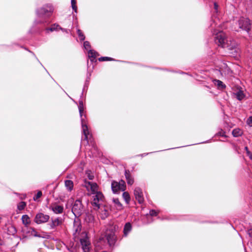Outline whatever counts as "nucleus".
I'll return each instance as SVG.
<instances>
[{"label":"nucleus","instance_id":"obj_1","mask_svg":"<svg viewBox=\"0 0 252 252\" xmlns=\"http://www.w3.org/2000/svg\"><path fill=\"white\" fill-rule=\"evenodd\" d=\"M215 41L219 46L227 48L228 50L234 49L236 46L235 41L226 38L225 33L222 31L219 32L216 34Z\"/></svg>","mask_w":252,"mask_h":252},{"label":"nucleus","instance_id":"obj_2","mask_svg":"<svg viewBox=\"0 0 252 252\" xmlns=\"http://www.w3.org/2000/svg\"><path fill=\"white\" fill-rule=\"evenodd\" d=\"M78 109L79 111V114L81 118V124H82V127L83 132V134L85 136V139L89 143L90 142V139L91 135H90L88 126H87V123L85 121L86 116H83V112H84V105L83 102L82 101H80L78 106Z\"/></svg>","mask_w":252,"mask_h":252},{"label":"nucleus","instance_id":"obj_3","mask_svg":"<svg viewBox=\"0 0 252 252\" xmlns=\"http://www.w3.org/2000/svg\"><path fill=\"white\" fill-rule=\"evenodd\" d=\"M92 197V204L94 209H99L100 206H103L102 204L104 200V196L101 192L98 191L93 194Z\"/></svg>","mask_w":252,"mask_h":252},{"label":"nucleus","instance_id":"obj_4","mask_svg":"<svg viewBox=\"0 0 252 252\" xmlns=\"http://www.w3.org/2000/svg\"><path fill=\"white\" fill-rule=\"evenodd\" d=\"M83 186L86 189L89 195H93L99 191L98 187L95 183L85 180Z\"/></svg>","mask_w":252,"mask_h":252},{"label":"nucleus","instance_id":"obj_5","mask_svg":"<svg viewBox=\"0 0 252 252\" xmlns=\"http://www.w3.org/2000/svg\"><path fill=\"white\" fill-rule=\"evenodd\" d=\"M238 25L240 29L246 31L248 33L251 30V21L247 18L241 17L238 21Z\"/></svg>","mask_w":252,"mask_h":252},{"label":"nucleus","instance_id":"obj_6","mask_svg":"<svg viewBox=\"0 0 252 252\" xmlns=\"http://www.w3.org/2000/svg\"><path fill=\"white\" fill-rule=\"evenodd\" d=\"M54 8L51 4H47L40 8L37 11V14L39 17L42 16H49L53 12Z\"/></svg>","mask_w":252,"mask_h":252},{"label":"nucleus","instance_id":"obj_7","mask_svg":"<svg viewBox=\"0 0 252 252\" xmlns=\"http://www.w3.org/2000/svg\"><path fill=\"white\" fill-rule=\"evenodd\" d=\"M80 240L83 251L84 252H89L90 249L91 243L88 240L86 232H84L81 233Z\"/></svg>","mask_w":252,"mask_h":252},{"label":"nucleus","instance_id":"obj_8","mask_svg":"<svg viewBox=\"0 0 252 252\" xmlns=\"http://www.w3.org/2000/svg\"><path fill=\"white\" fill-rule=\"evenodd\" d=\"M111 188L114 193H117L119 191H124L126 189L125 182L122 180L119 182L113 181L111 184Z\"/></svg>","mask_w":252,"mask_h":252},{"label":"nucleus","instance_id":"obj_9","mask_svg":"<svg viewBox=\"0 0 252 252\" xmlns=\"http://www.w3.org/2000/svg\"><path fill=\"white\" fill-rule=\"evenodd\" d=\"M72 212L75 217L80 216L83 212V208L80 200H76L73 205Z\"/></svg>","mask_w":252,"mask_h":252},{"label":"nucleus","instance_id":"obj_10","mask_svg":"<svg viewBox=\"0 0 252 252\" xmlns=\"http://www.w3.org/2000/svg\"><path fill=\"white\" fill-rule=\"evenodd\" d=\"M50 219V216L42 213H38L35 216L34 221L37 224H41L47 222Z\"/></svg>","mask_w":252,"mask_h":252},{"label":"nucleus","instance_id":"obj_11","mask_svg":"<svg viewBox=\"0 0 252 252\" xmlns=\"http://www.w3.org/2000/svg\"><path fill=\"white\" fill-rule=\"evenodd\" d=\"M95 210H98V214L102 219H105L109 215L108 208L105 206H100V208Z\"/></svg>","mask_w":252,"mask_h":252},{"label":"nucleus","instance_id":"obj_12","mask_svg":"<svg viewBox=\"0 0 252 252\" xmlns=\"http://www.w3.org/2000/svg\"><path fill=\"white\" fill-rule=\"evenodd\" d=\"M134 193L136 199L138 201L140 204H141L144 201V197L143 192L140 188L137 187L134 190Z\"/></svg>","mask_w":252,"mask_h":252},{"label":"nucleus","instance_id":"obj_13","mask_svg":"<svg viewBox=\"0 0 252 252\" xmlns=\"http://www.w3.org/2000/svg\"><path fill=\"white\" fill-rule=\"evenodd\" d=\"M106 237L110 246H112L114 244L116 241V237L113 231L109 232L107 231L106 233Z\"/></svg>","mask_w":252,"mask_h":252},{"label":"nucleus","instance_id":"obj_14","mask_svg":"<svg viewBox=\"0 0 252 252\" xmlns=\"http://www.w3.org/2000/svg\"><path fill=\"white\" fill-rule=\"evenodd\" d=\"M63 223V220L62 218H58L52 220L50 224L51 228L52 229L55 228L56 227L61 225Z\"/></svg>","mask_w":252,"mask_h":252},{"label":"nucleus","instance_id":"obj_15","mask_svg":"<svg viewBox=\"0 0 252 252\" xmlns=\"http://www.w3.org/2000/svg\"><path fill=\"white\" fill-rule=\"evenodd\" d=\"M51 210L55 214H61L63 212V207L61 205H55L51 207Z\"/></svg>","mask_w":252,"mask_h":252},{"label":"nucleus","instance_id":"obj_16","mask_svg":"<svg viewBox=\"0 0 252 252\" xmlns=\"http://www.w3.org/2000/svg\"><path fill=\"white\" fill-rule=\"evenodd\" d=\"M125 176L128 185H132L134 183V179L131 177L128 171H125Z\"/></svg>","mask_w":252,"mask_h":252},{"label":"nucleus","instance_id":"obj_17","mask_svg":"<svg viewBox=\"0 0 252 252\" xmlns=\"http://www.w3.org/2000/svg\"><path fill=\"white\" fill-rule=\"evenodd\" d=\"M58 30H61L63 32H67V30L64 29H62L61 27H60L58 25L54 24L52 26V27L50 28L47 29L46 31L47 32L50 31L53 32L54 31Z\"/></svg>","mask_w":252,"mask_h":252},{"label":"nucleus","instance_id":"obj_18","mask_svg":"<svg viewBox=\"0 0 252 252\" xmlns=\"http://www.w3.org/2000/svg\"><path fill=\"white\" fill-rule=\"evenodd\" d=\"M21 219L23 224L26 226H27L31 223V219L27 215H23Z\"/></svg>","mask_w":252,"mask_h":252},{"label":"nucleus","instance_id":"obj_19","mask_svg":"<svg viewBox=\"0 0 252 252\" xmlns=\"http://www.w3.org/2000/svg\"><path fill=\"white\" fill-rule=\"evenodd\" d=\"M132 226L129 222L126 223L124 228V234L125 236H126L128 234L131 230Z\"/></svg>","mask_w":252,"mask_h":252},{"label":"nucleus","instance_id":"obj_20","mask_svg":"<svg viewBox=\"0 0 252 252\" xmlns=\"http://www.w3.org/2000/svg\"><path fill=\"white\" fill-rule=\"evenodd\" d=\"M65 186L68 191H71L73 188V182L71 180H65Z\"/></svg>","mask_w":252,"mask_h":252},{"label":"nucleus","instance_id":"obj_21","mask_svg":"<svg viewBox=\"0 0 252 252\" xmlns=\"http://www.w3.org/2000/svg\"><path fill=\"white\" fill-rule=\"evenodd\" d=\"M113 202L117 210H121L123 209V205L120 202L118 198H113Z\"/></svg>","mask_w":252,"mask_h":252},{"label":"nucleus","instance_id":"obj_22","mask_svg":"<svg viewBox=\"0 0 252 252\" xmlns=\"http://www.w3.org/2000/svg\"><path fill=\"white\" fill-rule=\"evenodd\" d=\"M214 83L219 89H223L225 88V85L223 83L222 81L219 80H214Z\"/></svg>","mask_w":252,"mask_h":252},{"label":"nucleus","instance_id":"obj_23","mask_svg":"<svg viewBox=\"0 0 252 252\" xmlns=\"http://www.w3.org/2000/svg\"><path fill=\"white\" fill-rule=\"evenodd\" d=\"M243 131L240 128H235L232 131V134L234 137H239L242 135Z\"/></svg>","mask_w":252,"mask_h":252},{"label":"nucleus","instance_id":"obj_24","mask_svg":"<svg viewBox=\"0 0 252 252\" xmlns=\"http://www.w3.org/2000/svg\"><path fill=\"white\" fill-rule=\"evenodd\" d=\"M74 229L75 232L74 233V235L75 237H77L81 231V226L80 224L76 223L74 225Z\"/></svg>","mask_w":252,"mask_h":252},{"label":"nucleus","instance_id":"obj_25","mask_svg":"<svg viewBox=\"0 0 252 252\" xmlns=\"http://www.w3.org/2000/svg\"><path fill=\"white\" fill-rule=\"evenodd\" d=\"M29 233L33 236L40 237V236L38 234L36 230L32 227L29 228Z\"/></svg>","mask_w":252,"mask_h":252},{"label":"nucleus","instance_id":"obj_26","mask_svg":"<svg viewBox=\"0 0 252 252\" xmlns=\"http://www.w3.org/2000/svg\"><path fill=\"white\" fill-rule=\"evenodd\" d=\"M123 197L125 200L127 204H128L130 199L129 193L126 191L124 192L123 193Z\"/></svg>","mask_w":252,"mask_h":252},{"label":"nucleus","instance_id":"obj_27","mask_svg":"<svg viewBox=\"0 0 252 252\" xmlns=\"http://www.w3.org/2000/svg\"><path fill=\"white\" fill-rule=\"evenodd\" d=\"M97 55V53L93 50H90L88 52L89 57L93 58V60L94 59Z\"/></svg>","mask_w":252,"mask_h":252},{"label":"nucleus","instance_id":"obj_28","mask_svg":"<svg viewBox=\"0 0 252 252\" xmlns=\"http://www.w3.org/2000/svg\"><path fill=\"white\" fill-rule=\"evenodd\" d=\"M85 220L86 221L88 222H92L94 220V217L91 214H88L86 216L85 218Z\"/></svg>","mask_w":252,"mask_h":252},{"label":"nucleus","instance_id":"obj_29","mask_svg":"<svg viewBox=\"0 0 252 252\" xmlns=\"http://www.w3.org/2000/svg\"><path fill=\"white\" fill-rule=\"evenodd\" d=\"M236 97L238 99L241 100L244 97V93L242 91H238L236 94Z\"/></svg>","mask_w":252,"mask_h":252},{"label":"nucleus","instance_id":"obj_30","mask_svg":"<svg viewBox=\"0 0 252 252\" xmlns=\"http://www.w3.org/2000/svg\"><path fill=\"white\" fill-rule=\"evenodd\" d=\"M77 33H78L79 38H80V39L81 40H84L85 39V36L80 30L78 29L77 30Z\"/></svg>","mask_w":252,"mask_h":252},{"label":"nucleus","instance_id":"obj_31","mask_svg":"<svg viewBox=\"0 0 252 252\" xmlns=\"http://www.w3.org/2000/svg\"><path fill=\"white\" fill-rule=\"evenodd\" d=\"M26 206V203L25 202H21L18 205V209L19 210H23Z\"/></svg>","mask_w":252,"mask_h":252},{"label":"nucleus","instance_id":"obj_32","mask_svg":"<svg viewBox=\"0 0 252 252\" xmlns=\"http://www.w3.org/2000/svg\"><path fill=\"white\" fill-rule=\"evenodd\" d=\"M71 7H72L73 10L75 12H77V6L76 5V1H75V0H71Z\"/></svg>","mask_w":252,"mask_h":252},{"label":"nucleus","instance_id":"obj_33","mask_svg":"<svg viewBox=\"0 0 252 252\" xmlns=\"http://www.w3.org/2000/svg\"><path fill=\"white\" fill-rule=\"evenodd\" d=\"M42 192L41 191H38L37 194L33 197V199L34 201L37 200L38 198H39L42 196Z\"/></svg>","mask_w":252,"mask_h":252},{"label":"nucleus","instance_id":"obj_34","mask_svg":"<svg viewBox=\"0 0 252 252\" xmlns=\"http://www.w3.org/2000/svg\"><path fill=\"white\" fill-rule=\"evenodd\" d=\"M84 47L86 50H89L91 48V45L88 41H85L84 43Z\"/></svg>","mask_w":252,"mask_h":252},{"label":"nucleus","instance_id":"obj_35","mask_svg":"<svg viewBox=\"0 0 252 252\" xmlns=\"http://www.w3.org/2000/svg\"><path fill=\"white\" fill-rule=\"evenodd\" d=\"M98 60L99 61L103 62V61H111L112 60V59L108 57H101L98 59Z\"/></svg>","mask_w":252,"mask_h":252},{"label":"nucleus","instance_id":"obj_36","mask_svg":"<svg viewBox=\"0 0 252 252\" xmlns=\"http://www.w3.org/2000/svg\"><path fill=\"white\" fill-rule=\"evenodd\" d=\"M247 234L249 237L252 238V226H250L247 230Z\"/></svg>","mask_w":252,"mask_h":252},{"label":"nucleus","instance_id":"obj_37","mask_svg":"<svg viewBox=\"0 0 252 252\" xmlns=\"http://www.w3.org/2000/svg\"><path fill=\"white\" fill-rule=\"evenodd\" d=\"M247 123L249 126H252V116L250 117L248 119Z\"/></svg>","mask_w":252,"mask_h":252},{"label":"nucleus","instance_id":"obj_38","mask_svg":"<svg viewBox=\"0 0 252 252\" xmlns=\"http://www.w3.org/2000/svg\"><path fill=\"white\" fill-rule=\"evenodd\" d=\"M158 212L154 210H152L150 211V214L152 216H157L158 215Z\"/></svg>","mask_w":252,"mask_h":252},{"label":"nucleus","instance_id":"obj_39","mask_svg":"<svg viewBox=\"0 0 252 252\" xmlns=\"http://www.w3.org/2000/svg\"><path fill=\"white\" fill-rule=\"evenodd\" d=\"M87 176H88V177L89 180H93V178H94V176L93 175H91L88 172H87Z\"/></svg>","mask_w":252,"mask_h":252},{"label":"nucleus","instance_id":"obj_40","mask_svg":"<svg viewBox=\"0 0 252 252\" xmlns=\"http://www.w3.org/2000/svg\"><path fill=\"white\" fill-rule=\"evenodd\" d=\"M218 5L217 4V3L215 2L214 3V8L216 10V12H218Z\"/></svg>","mask_w":252,"mask_h":252},{"label":"nucleus","instance_id":"obj_41","mask_svg":"<svg viewBox=\"0 0 252 252\" xmlns=\"http://www.w3.org/2000/svg\"><path fill=\"white\" fill-rule=\"evenodd\" d=\"M245 150H246L247 152L248 151H249L248 148L247 147H245Z\"/></svg>","mask_w":252,"mask_h":252},{"label":"nucleus","instance_id":"obj_42","mask_svg":"<svg viewBox=\"0 0 252 252\" xmlns=\"http://www.w3.org/2000/svg\"><path fill=\"white\" fill-rule=\"evenodd\" d=\"M93 148L94 149V150L95 149V147L94 146H93Z\"/></svg>","mask_w":252,"mask_h":252}]
</instances>
